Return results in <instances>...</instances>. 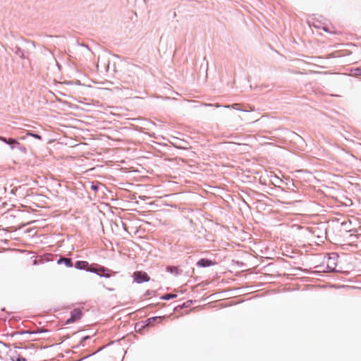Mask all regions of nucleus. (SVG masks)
Here are the masks:
<instances>
[{"instance_id":"f257e3e1","label":"nucleus","mask_w":361,"mask_h":361,"mask_svg":"<svg viewBox=\"0 0 361 361\" xmlns=\"http://www.w3.org/2000/svg\"><path fill=\"white\" fill-rule=\"evenodd\" d=\"M338 255L336 253H332L328 256L326 260V269L328 271H334L337 267Z\"/></svg>"},{"instance_id":"f03ea898","label":"nucleus","mask_w":361,"mask_h":361,"mask_svg":"<svg viewBox=\"0 0 361 361\" xmlns=\"http://www.w3.org/2000/svg\"><path fill=\"white\" fill-rule=\"evenodd\" d=\"M82 317V311L75 308L71 312V317L66 320V324H71L74 322L79 320Z\"/></svg>"},{"instance_id":"7ed1b4c3","label":"nucleus","mask_w":361,"mask_h":361,"mask_svg":"<svg viewBox=\"0 0 361 361\" xmlns=\"http://www.w3.org/2000/svg\"><path fill=\"white\" fill-rule=\"evenodd\" d=\"M150 280V277L146 272L137 271V283L147 282Z\"/></svg>"},{"instance_id":"20e7f679","label":"nucleus","mask_w":361,"mask_h":361,"mask_svg":"<svg viewBox=\"0 0 361 361\" xmlns=\"http://www.w3.org/2000/svg\"><path fill=\"white\" fill-rule=\"evenodd\" d=\"M0 140L11 145V149H14L17 145H20L15 139L13 138H6L4 137H0Z\"/></svg>"},{"instance_id":"39448f33","label":"nucleus","mask_w":361,"mask_h":361,"mask_svg":"<svg viewBox=\"0 0 361 361\" xmlns=\"http://www.w3.org/2000/svg\"><path fill=\"white\" fill-rule=\"evenodd\" d=\"M216 264V262L208 259H201L197 263V265L201 267H207Z\"/></svg>"},{"instance_id":"423d86ee","label":"nucleus","mask_w":361,"mask_h":361,"mask_svg":"<svg viewBox=\"0 0 361 361\" xmlns=\"http://www.w3.org/2000/svg\"><path fill=\"white\" fill-rule=\"evenodd\" d=\"M161 317H151V318H149L147 320V324L145 325H142V327L143 329H145V327L147 326H152L153 325V324L154 322H161Z\"/></svg>"},{"instance_id":"0eeeda50","label":"nucleus","mask_w":361,"mask_h":361,"mask_svg":"<svg viewBox=\"0 0 361 361\" xmlns=\"http://www.w3.org/2000/svg\"><path fill=\"white\" fill-rule=\"evenodd\" d=\"M57 263L59 264L63 263L67 267H73V262H72V259L71 258L61 257L57 261Z\"/></svg>"},{"instance_id":"6e6552de","label":"nucleus","mask_w":361,"mask_h":361,"mask_svg":"<svg viewBox=\"0 0 361 361\" xmlns=\"http://www.w3.org/2000/svg\"><path fill=\"white\" fill-rule=\"evenodd\" d=\"M88 266V262L86 261H77L75 264V267L78 269H85Z\"/></svg>"},{"instance_id":"1a4fd4ad","label":"nucleus","mask_w":361,"mask_h":361,"mask_svg":"<svg viewBox=\"0 0 361 361\" xmlns=\"http://www.w3.org/2000/svg\"><path fill=\"white\" fill-rule=\"evenodd\" d=\"M120 61H121L120 59L118 58L117 56H112L111 60L109 61V64H108V67L107 68H109L111 63H114L113 65L115 66L116 63L117 62H119Z\"/></svg>"},{"instance_id":"9d476101","label":"nucleus","mask_w":361,"mask_h":361,"mask_svg":"<svg viewBox=\"0 0 361 361\" xmlns=\"http://www.w3.org/2000/svg\"><path fill=\"white\" fill-rule=\"evenodd\" d=\"M226 108H232L233 109H236V110H243L242 108H240V104H233L232 105H227V106H225Z\"/></svg>"},{"instance_id":"9b49d317","label":"nucleus","mask_w":361,"mask_h":361,"mask_svg":"<svg viewBox=\"0 0 361 361\" xmlns=\"http://www.w3.org/2000/svg\"><path fill=\"white\" fill-rule=\"evenodd\" d=\"M176 297L175 294H165L161 297L163 300H170Z\"/></svg>"},{"instance_id":"f8f14e48","label":"nucleus","mask_w":361,"mask_h":361,"mask_svg":"<svg viewBox=\"0 0 361 361\" xmlns=\"http://www.w3.org/2000/svg\"><path fill=\"white\" fill-rule=\"evenodd\" d=\"M167 271H170L171 273H176V274L178 273V269L176 267H168Z\"/></svg>"},{"instance_id":"ddd939ff","label":"nucleus","mask_w":361,"mask_h":361,"mask_svg":"<svg viewBox=\"0 0 361 361\" xmlns=\"http://www.w3.org/2000/svg\"><path fill=\"white\" fill-rule=\"evenodd\" d=\"M16 54H18V56H20V57H23V53L20 50V48H17V50L16 51Z\"/></svg>"},{"instance_id":"4468645a","label":"nucleus","mask_w":361,"mask_h":361,"mask_svg":"<svg viewBox=\"0 0 361 361\" xmlns=\"http://www.w3.org/2000/svg\"><path fill=\"white\" fill-rule=\"evenodd\" d=\"M30 136L31 137H33L35 138H37L38 140H42V136L39 135V134H36V133H32V134H30Z\"/></svg>"},{"instance_id":"2eb2a0df","label":"nucleus","mask_w":361,"mask_h":361,"mask_svg":"<svg viewBox=\"0 0 361 361\" xmlns=\"http://www.w3.org/2000/svg\"><path fill=\"white\" fill-rule=\"evenodd\" d=\"M91 188H92V190L97 191L98 190L99 187H98V185L93 184L91 185Z\"/></svg>"},{"instance_id":"dca6fc26","label":"nucleus","mask_w":361,"mask_h":361,"mask_svg":"<svg viewBox=\"0 0 361 361\" xmlns=\"http://www.w3.org/2000/svg\"><path fill=\"white\" fill-rule=\"evenodd\" d=\"M16 361H26V359L23 357L18 356L16 359Z\"/></svg>"},{"instance_id":"f3484780","label":"nucleus","mask_w":361,"mask_h":361,"mask_svg":"<svg viewBox=\"0 0 361 361\" xmlns=\"http://www.w3.org/2000/svg\"><path fill=\"white\" fill-rule=\"evenodd\" d=\"M132 277L133 278L134 281H135V272H134V273L132 274Z\"/></svg>"},{"instance_id":"a211bd4d","label":"nucleus","mask_w":361,"mask_h":361,"mask_svg":"<svg viewBox=\"0 0 361 361\" xmlns=\"http://www.w3.org/2000/svg\"><path fill=\"white\" fill-rule=\"evenodd\" d=\"M89 271H90V272H94V273H96V272H97V271H96V270H95V269H89Z\"/></svg>"},{"instance_id":"6ab92c4d","label":"nucleus","mask_w":361,"mask_h":361,"mask_svg":"<svg viewBox=\"0 0 361 361\" xmlns=\"http://www.w3.org/2000/svg\"><path fill=\"white\" fill-rule=\"evenodd\" d=\"M100 276H106V277H109V275H106V274H98Z\"/></svg>"},{"instance_id":"aec40b11","label":"nucleus","mask_w":361,"mask_h":361,"mask_svg":"<svg viewBox=\"0 0 361 361\" xmlns=\"http://www.w3.org/2000/svg\"><path fill=\"white\" fill-rule=\"evenodd\" d=\"M88 338H89V336H85V337L82 338V340H83V341H85V340H87V339H88Z\"/></svg>"},{"instance_id":"412c9836","label":"nucleus","mask_w":361,"mask_h":361,"mask_svg":"<svg viewBox=\"0 0 361 361\" xmlns=\"http://www.w3.org/2000/svg\"><path fill=\"white\" fill-rule=\"evenodd\" d=\"M30 134H32V133H31V132H29V131H27V135H29V136H30Z\"/></svg>"},{"instance_id":"4be33fe9","label":"nucleus","mask_w":361,"mask_h":361,"mask_svg":"<svg viewBox=\"0 0 361 361\" xmlns=\"http://www.w3.org/2000/svg\"><path fill=\"white\" fill-rule=\"evenodd\" d=\"M142 328V327L141 326V328L139 329V332H140V333H141ZM136 333H138V331H136Z\"/></svg>"},{"instance_id":"5701e85b","label":"nucleus","mask_w":361,"mask_h":361,"mask_svg":"<svg viewBox=\"0 0 361 361\" xmlns=\"http://www.w3.org/2000/svg\"><path fill=\"white\" fill-rule=\"evenodd\" d=\"M323 30L326 32L329 31V30L326 27H324Z\"/></svg>"}]
</instances>
